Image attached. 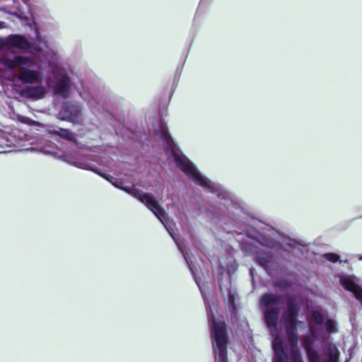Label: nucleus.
I'll use <instances>...</instances> for the list:
<instances>
[{"label": "nucleus", "instance_id": "nucleus-1", "mask_svg": "<svg viewBox=\"0 0 362 362\" xmlns=\"http://www.w3.org/2000/svg\"><path fill=\"white\" fill-rule=\"evenodd\" d=\"M36 45L30 43L24 36L10 35L0 37V76L2 71L18 69V78L23 83H35L25 88L23 93L30 98L40 99L45 96L48 88H52L55 94L67 98L71 81L66 69L58 62H49L54 80L47 78L44 82L42 70L43 47H47L45 40L36 30Z\"/></svg>", "mask_w": 362, "mask_h": 362}, {"label": "nucleus", "instance_id": "nucleus-2", "mask_svg": "<svg viewBox=\"0 0 362 362\" xmlns=\"http://www.w3.org/2000/svg\"><path fill=\"white\" fill-rule=\"evenodd\" d=\"M41 151L45 153H49L53 154L56 158L58 159L62 160L66 163H68L74 166H76L79 168L85 169V170H89L95 172V173L100 175V176L103 177L107 180L110 181L114 186L116 187L121 189L124 190V192H127L132 197H135L138 200H139L141 202H142L145 206L149 209L154 214L155 216L160 220V221L163 224L170 236L173 238V239L175 240L177 247L180 250V252L182 253L184 258L185 259L189 268L190 269L192 274L194 275V270L192 267V263L189 261V257L187 254V252L185 250L184 245L178 241V240L175 238L173 233V223L172 221H170L165 211L160 207L158 202L156 200L155 197L153 196V194L149 193H146L140 191L138 189H136L133 187H128L123 185V183L121 181H118L115 180L113 177H110V176L103 175L100 173L98 171H97L95 169H93L90 168V165L87 163L86 162H84L81 160L79 157L78 154L76 152L72 153H67L64 152L62 154H59L57 153H52L49 150H47L45 148H42Z\"/></svg>", "mask_w": 362, "mask_h": 362}, {"label": "nucleus", "instance_id": "nucleus-3", "mask_svg": "<svg viewBox=\"0 0 362 362\" xmlns=\"http://www.w3.org/2000/svg\"><path fill=\"white\" fill-rule=\"evenodd\" d=\"M276 305L273 295L265 294L260 299V306L264 310V316L267 325L270 327L273 340V349L275 356L273 362H294V308L291 303L288 304L287 310L283 315L281 323L286 333L285 339L277 336L274 327L276 324L279 313L276 309H269Z\"/></svg>", "mask_w": 362, "mask_h": 362}, {"label": "nucleus", "instance_id": "nucleus-4", "mask_svg": "<svg viewBox=\"0 0 362 362\" xmlns=\"http://www.w3.org/2000/svg\"><path fill=\"white\" fill-rule=\"evenodd\" d=\"M156 133L163 141L167 153L170 155L176 165L189 179L209 192L216 193L219 197L223 199L230 198V194L223 190L219 185L212 182L207 177L203 176L189 160L180 153L169 135L165 124L159 122L158 128L156 129Z\"/></svg>", "mask_w": 362, "mask_h": 362}, {"label": "nucleus", "instance_id": "nucleus-5", "mask_svg": "<svg viewBox=\"0 0 362 362\" xmlns=\"http://www.w3.org/2000/svg\"><path fill=\"white\" fill-rule=\"evenodd\" d=\"M194 279L198 286L199 287L202 297L205 302L208 320L211 328V336L216 362H227L226 350L228 341L226 333L225 324L221 320H215L214 314L212 313V310L209 304V301L195 276Z\"/></svg>", "mask_w": 362, "mask_h": 362}, {"label": "nucleus", "instance_id": "nucleus-6", "mask_svg": "<svg viewBox=\"0 0 362 362\" xmlns=\"http://www.w3.org/2000/svg\"><path fill=\"white\" fill-rule=\"evenodd\" d=\"M304 347L308 362H339V351L333 344L317 349L310 342L306 341Z\"/></svg>", "mask_w": 362, "mask_h": 362}, {"label": "nucleus", "instance_id": "nucleus-7", "mask_svg": "<svg viewBox=\"0 0 362 362\" xmlns=\"http://www.w3.org/2000/svg\"><path fill=\"white\" fill-rule=\"evenodd\" d=\"M59 117L73 123H80L82 121L81 107L76 104L65 103L59 112Z\"/></svg>", "mask_w": 362, "mask_h": 362}, {"label": "nucleus", "instance_id": "nucleus-8", "mask_svg": "<svg viewBox=\"0 0 362 362\" xmlns=\"http://www.w3.org/2000/svg\"><path fill=\"white\" fill-rule=\"evenodd\" d=\"M340 283L344 289L351 292L355 298L362 303V286L356 283L351 276L341 277Z\"/></svg>", "mask_w": 362, "mask_h": 362}, {"label": "nucleus", "instance_id": "nucleus-9", "mask_svg": "<svg viewBox=\"0 0 362 362\" xmlns=\"http://www.w3.org/2000/svg\"><path fill=\"white\" fill-rule=\"evenodd\" d=\"M79 95L89 105L92 112H95L100 105V101L96 95H94L89 88L82 86V90H78Z\"/></svg>", "mask_w": 362, "mask_h": 362}, {"label": "nucleus", "instance_id": "nucleus-10", "mask_svg": "<svg viewBox=\"0 0 362 362\" xmlns=\"http://www.w3.org/2000/svg\"><path fill=\"white\" fill-rule=\"evenodd\" d=\"M325 320L324 315L319 311H313L310 320V332L313 337H315V328L314 325H321Z\"/></svg>", "mask_w": 362, "mask_h": 362}, {"label": "nucleus", "instance_id": "nucleus-11", "mask_svg": "<svg viewBox=\"0 0 362 362\" xmlns=\"http://www.w3.org/2000/svg\"><path fill=\"white\" fill-rule=\"evenodd\" d=\"M0 146L1 148H11L7 151H17L16 148L17 146H16L13 138L11 135L3 134L0 137Z\"/></svg>", "mask_w": 362, "mask_h": 362}, {"label": "nucleus", "instance_id": "nucleus-12", "mask_svg": "<svg viewBox=\"0 0 362 362\" xmlns=\"http://www.w3.org/2000/svg\"><path fill=\"white\" fill-rule=\"evenodd\" d=\"M50 133L54 134H57L62 138H64L69 141H75V136L72 132L69 131L68 129L58 128L57 129H54L53 131H50Z\"/></svg>", "mask_w": 362, "mask_h": 362}, {"label": "nucleus", "instance_id": "nucleus-13", "mask_svg": "<svg viewBox=\"0 0 362 362\" xmlns=\"http://www.w3.org/2000/svg\"><path fill=\"white\" fill-rule=\"evenodd\" d=\"M10 13L16 16L22 21H25L28 25H30V20L29 19L26 13L21 8H18L14 11H11Z\"/></svg>", "mask_w": 362, "mask_h": 362}, {"label": "nucleus", "instance_id": "nucleus-14", "mask_svg": "<svg viewBox=\"0 0 362 362\" xmlns=\"http://www.w3.org/2000/svg\"><path fill=\"white\" fill-rule=\"evenodd\" d=\"M327 332L329 333H335L337 332V323L331 319H328L325 323Z\"/></svg>", "mask_w": 362, "mask_h": 362}, {"label": "nucleus", "instance_id": "nucleus-15", "mask_svg": "<svg viewBox=\"0 0 362 362\" xmlns=\"http://www.w3.org/2000/svg\"><path fill=\"white\" fill-rule=\"evenodd\" d=\"M257 241L262 244V245H264V246H267V247H271V248H273L274 247V243L273 240L269 239L267 237H264V236H260L258 239H257Z\"/></svg>", "mask_w": 362, "mask_h": 362}, {"label": "nucleus", "instance_id": "nucleus-16", "mask_svg": "<svg viewBox=\"0 0 362 362\" xmlns=\"http://www.w3.org/2000/svg\"><path fill=\"white\" fill-rule=\"evenodd\" d=\"M324 257L332 262H337L339 259V256L334 253H326L324 255Z\"/></svg>", "mask_w": 362, "mask_h": 362}, {"label": "nucleus", "instance_id": "nucleus-17", "mask_svg": "<svg viewBox=\"0 0 362 362\" xmlns=\"http://www.w3.org/2000/svg\"><path fill=\"white\" fill-rule=\"evenodd\" d=\"M18 119L21 122L24 124H33L34 123V122L32 119L27 117L19 116Z\"/></svg>", "mask_w": 362, "mask_h": 362}, {"label": "nucleus", "instance_id": "nucleus-18", "mask_svg": "<svg viewBox=\"0 0 362 362\" xmlns=\"http://www.w3.org/2000/svg\"><path fill=\"white\" fill-rule=\"evenodd\" d=\"M295 245H296V251L297 250H300L301 253H303V250H300L298 248V246H300L302 247L303 249H306V247L308 246V244L305 243H301L300 242L299 240H298L296 238V243H295Z\"/></svg>", "mask_w": 362, "mask_h": 362}, {"label": "nucleus", "instance_id": "nucleus-19", "mask_svg": "<svg viewBox=\"0 0 362 362\" xmlns=\"http://www.w3.org/2000/svg\"><path fill=\"white\" fill-rule=\"evenodd\" d=\"M257 259L261 265L264 266L269 260V256L267 255L265 258H261L259 255H257Z\"/></svg>", "mask_w": 362, "mask_h": 362}, {"label": "nucleus", "instance_id": "nucleus-20", "mask_svg": "<svg viewBox=\"0 0 362 362\" xmlns=\"http://www.w3.org/2000/svg\"><path fill=\"white\" fill-rule=\"evenodd\" d=\"M23 3L26 5L27 6V8H28V13L31 16L32 15V13H31V8H30V0H23Z\"/></svg>", "mask_w": 362, "mask_h": 362}, {"label": "nucleus", "instance_id": "nucleus-21", "mask_svg": "<svg viewBox=\"0 0 362 362\" xmlns=\"http://www.w3.org/2000/svg\"><path fill=\"white\" fill-rule=\"evenodd\" d=\"M241 248L242 250L245 252H247V253H252V250L249 248H247V245H241Z\"/></svg>", "mask_w": 362, "mask_h": 362}, {"label": "nucleus", "instance_id": "nucleus-22", "mask_svg": "<svg viewBox=\"0 0 362 362\" xmlns=\"http://www.w3.org/2000/svg\"><path fill=\"white\" fill-rule=\"evenodd\" d=\"M5 23L0 21V29L5 28Z\"/></svg>", "mask_w": 362, "mask_h": 362}, {"label": "nucleus", "instance_id": "nucleus-23", "mask_svg": "<svg viewBox=\"0 0 362 362\" xmlns=\"http://www.w3.org/2000/svg\"><path fill=\"white\" fill-rule=\"evenodd\" d=\"M299 361H300V360H299V358H298V355H297V352L296 351V359H295V361H296V362H299Z\"/></svg>", "mask_w": 362, "mask_h": 362}, {"label": "nucleus", "instance_id": "nucleus-24", "mask_svg": "<svg viewBox=\"0 0 362 362\" xmlns=\"http://www.w3.org/2000/svg\"><path fill=\"white\" fill-rule=\"evenodd\" d=\"M295 316H296V318L297 317V311L296 310Z\"/></svg>", "mask_w": 362, "mask_h": 362}, {"label": "nucleus", "instance_id": "nucleus-25", "mask_svg": "<svg viewBox=\"0 0 362 362\" xmlns=\"http://www.w3.org/2000/svg\"><path fill=\"white\" fill-rule=\"evenodd\" d=\"M295 341H296V344H297V339L296 338L295 339Z\"/></svg>", "mask_w": 362, "mask_h": 362}, {"label": "nucleus", "instance_id": "nucleus-26", "mask_svg": "<svg viewBox=\"0 0 362 362\" xmlns=\"http://www.w3.org/2000/svg\"><path fill=\"white\" fill-rule=\"evenodd\" d=\"M359 259L362 260V256L360 257Z\"/></svg>", "mask_w": 362, "mask_h": 362}]
</instances>
